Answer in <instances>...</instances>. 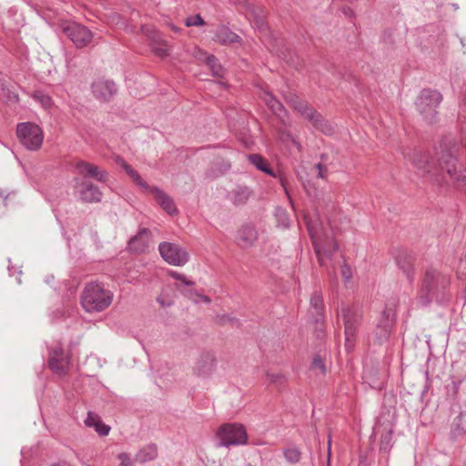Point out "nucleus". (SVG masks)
<instances>
[{"label":"nucleus","instance_id":"obj_46","mask_svg":"<svg viewBox=\"0 0 466 466\" xmlns=\"http://www.w3.org/2000/svg\"><path fill=\"white\" fill-rule=\"evenodd\" d=\"M341 274L342 277L345 279L346 281H350L351 279V269L348 265H344L341 268Z\"/></svg>","mask_w":466,"mask_h":466},{"label":"nucleus","instance_id":"obj_24","mask_svg":"<svg viewBox=\"0 0 466 466\" xmlns=\"http://www.w3.org/2000/svg\"><path fill=\"white\" fill-rule=\"evenodd\" d=\"M252 190L247 186H238L229 192V199L235 206H243L252 196Z\"/></svg>","mask_w":466,"mask_h":466},{"label":"nucleus","instance_id":"obj_12","mask_svg":"<svg viewBox=\"0 0 466 466\" xmlns=\"http://www.w3.org/2000/svg\"><path fill=\"white\" fill-rule=\"evenodd\" d=\"M62 30L77 48L86 46L93 38V35L87 27L76 23H66L62 26Z\"/></svg>","mask_w":466,"mask_h":466},{"label":"nucleus","instance_id":"obj_26","mask_svg":"<svg viewBox=\"0 0 466 466\" xmlns=\"http://www.w3.org/2000/svg\"><path fill=\"white\" fill-rule=\"evenodd\" d=\"M214 40L221 45H229L239 41V36L226 26L218 27L214 35Z\"/></svg>","mask_w":466,"mask_h":466},{"label":"nucleus","instance_id":"obj_20","mask_svg":"<svg viewBox=\"0 0 466 466\" xmlns=\"http://www.w3.org/2000/svg\"><path fill=\"white\" fill-rule=\"evenodd\" d=\"M148 193L152 194L155 197L157 202L169 215H175L177 213V209L173 199L168 195H167L163 190H161L157 187H152Z\"/></svg>","mask_w":466,"mask_h":466},{"label":"nucleus","instance_id":"obj_44","mask_svg":"<svg viewBox=\"0 0 466 466\" xmlns=\"http://www.w3.org/2000/svg\"><path fill=\"white\" fill-rule=\"evenodd\" d=\"M95 430L99 435L106 436L109 433L110 428L107 425L104 424L101 420H99L96 423Z\"/></svg>","mask_w":466,"mask_h":466},{"label":"nucleus","instance_id":"obj_21","mask_svg":"<svg viewBox=\"0 0 466 466\" xmlns=\"http://www.w3.org/2000/svg\"><path fill=\"white\" fill-rule=\"evenodd\" d=\"M309 313L316 323L323 320L324 303L322 294L319 290H315L311 295Z\"/></svg>","mask_w":466,"mask_h":466},{"label":"nucleus","instance_id":"obj_8","mask_svg":"<svg viewBox=\"0 0 466 466\" xmlns=\"http://www.w3.org/2000/svg\"><path fill=\"white\" fill-rule=\"evenodd\" d=\"M340 312L345 329V347L347 350H350L354 346L359 327L362 320V312L355 307L344 305L341 307Z\"/></svg>","mask_w":466,"mask_h":466},{"label":"nucleus","instance_id":"obj_52","mask_svg":"<svg viewBox=\"0 0 466 466\" xmlns=\"http://www.w3.org/2000/svg\"><path fill=\"white\" fill-rule=\"evenodd\" d=\"M281 184H282V186L284 187L286 193H287V194H289L288 189H287V187H286V185H285V182H284V180H283V179H281Z\"/></svg>","mask_w":466,"mask_h":466},{"label":"nucleus","instance_id":"obj_41","mask_svg":"<svg viewBox=\"0 0 466 466\" xmlns=\"http://www.w3.org/2000/svg\"><path fill=\"white\" fill-rule=\"evenodd\" d=\"M169 275L175 279H177V280H180L182 283H184L186 286H193L194 285V282L193 281H190V280H187L186 276L183 275V274H180L177 271H170L169 272Z\"/></svg>","mask_w":466,"mask_h":466},{"label":"nucleus","instance_id":"obj_49","mask_svg":"<svg viewBox=\"0 0 466 466\" xmlns=\"http://www.w3.org/2000/svg\"><path fill=\"white\" fill-rule=\"evenodd\" d=\"M198 296L200 298V299L203 302H205L207 304L210 303V301H211L210 299L208 297L205 296V295H198Z\"/></svg>","mask_w":466,"mask_h":466},{"label":"nucleus","instance_id":"obj_10","mask_svg":"<svg viewBox=\"0 0 466 466\" xmlns=\"http://www.w3.org/2000/svg\"><path fill=\"white\" fill-rule=\"evenodd\" d=\"M16 134L22 145L29 150H37L43 144L44 133L36 124L20 123L17 125Z\"/></svg>","mask_w":466,"mask_h":466},{"label":"nucleus","instance_id":"obj_17","mask_svg":"<svg viewBox=\"0 0 466 466\" xmlns=\"http://www.w3.org/2000/svg\"><path fill=\"white\" fill-rule=\"evenodd\" d=\"M258 238V232L251 225L242 226L237 232L236 243L241 248H248Z\"/></svg>","mask_w":466,"mask_h":466},{"label":"nucleus","instance_id":"obj_16","mask_svg":"<svg viewBox=\"0 0 466 466\" xmlns=\"http://www.w3.org/2000/svg\"><path fill=\"white\" fill-rule=\"evenodd\" d=\"M152 244L151 232L147 228H142L137 235L129 240L128 248L136 253H143L146 252Z\"/></svg>","mask_w":466,"mask_h":466},{"label":"nucleus","instance_id":"obj_42","mask_svg":"<svg viewBox=\"0 0 466 466\" xmlns=\"http://www.w3.org/2000/svg\"><path fill=\"white\" fill-rule=\"evenodd\" d=\"M267 378L270 383L281 384L285 380L282 373H267Z\"/></svg>","mask_w":466,"mask_h":466},{"label":"nucleus","instance_id":"obj_19","mask_svg":"<svg viewBox=\"0 0 466 466\" xmlns=\"http://www.w3.org/2000/svg\"><path fill=\"white\" fill-rule=\"evenodd\" d=\"M79 196L84 202L88 203L100 202L102 199L99 187L91 182H83L80 185Z\"/></svg>","mask_w":466,"mask_h":466},{"label":"nucleus","instance_id":"obj_28","mask_svg":"<svg viewBox=\"0 0 466 466\" xmlns=\"http://www.w3.org/2000/svg\"><path fill=\"white\" fill-rule=\"evenodd\" d=\"M248 19L250 23L255 26L259 32H265L267 30V23L265 21V15L262 10L252 7L249 10Z\"/></svg>","mask_w":466,"mask_h":466},{"label":"nucleus","instance_id":"obj_22","mask_svg":"<svg viewBox=\"0 0 466 466\" xmlns=\"http://www.w3.org/2000/svg\"><path fill=\"white\" fill-rule=\"evenodd\" d=\"M413 257L407 253L401 252L396 257V263L407 279L411 282L414 279Z\"/></svg>","mask_w":466,"mask_h":466},{"label":"nucleus","instance_id":"obj_35","mask_svg":"<svg viewBox=\"0 0 466 466\" xmlns=\"http://www.w3.org/2000/svg\"><path fill=\"white\" fill-rule=\"evenodd\" d=\"M206 63L213 76H221L223 75V68L214 56H207Z\"/></svg>","mask_w":466,"mask_h":466},{"label":"nucleus","instance_id":"obj_34","mask_svg":"<svg viewBox=\"0 0 466 466\" xmlns=\"http://www.w3.org/2000/svg\"><path fill=\"white\" fill-rule=\"evenodd\" d=\"M152 38L155 42L154 46L152 47L153 52L160 57H164V56H167L168 55L167 45L165 42L160 41V37L157 35L152 36Z\"/></svg>","mask_w":466,"mask_h":466},{"label":"nucleus","instance_id":"obj_11","mask_svg":"<svg viewBox=\"0 0 466 466\" xmlns=\"http://www.w3.org/2000/svg\"><path fill=\"white\" fill-rule=\"evenodd\" d=\"M162 258L169 265L181 267L189 260L188 252L180 245L172 242H162L158 245Z\"/></svg>","mask_w":466,"mask_h":466},{"label":"nucleus","instance_id":"obj_33","mask_svg":"<svg viewBox=\"0 0 466 466\" xmlns=\"http://www.w3.org/2000/svg\"><path fill=\"white\" fill-rule=\"evenodd\" d=\"M279 138L282 143L286 145L292 144L299 151H301L302 147L300 143L296 140V138L291 135V133L289 130H279Z\"/></svg>","mask_w":466,"mask_h":466},{"label":"nucleus","instance_id":"obj_6","mask_svg":"<svg viewBox=\"0 0 466 466\" xmlns=\"http://www.w3.org/2000/svg\"><path fill=\"white\" fill-rule=\"evenodd\" d=\"M442 100L440 92L431 89H423L416 101V107L423 119L432 124L437 119V110Z\"/></svg>","mask_w":466,"mask_h":466},{"label":"nucleus","instance_id":"obj_13","mask_svg":"<svg viewBox=\"0 0 466 466\" xmlns=\"http://www.w3.org/2000/svg\"><path fill=\"white\" fill-rule=\"evenodd\" d=\"M70 357L61 347H56L50 351L48 359V367L53 373L58 376H64L69 368Z\"/></svg>","mask_w":466,"mask_h":466},{"label":"nucleus","instance_id":"obj_47","mask_svg":"<svg viewBox=\"0 0 466 466\" xmlns=\"http://www.w3.org/2000/svg\"><path fill=\"white\" fill-rule=\"evenodd\" d=\"M217 321L220 324H226L227 322H231L233 321V318L230 317L229 315H226V314H223V315H218L217 317Z\"/></svg>","mask_w":466,"mask_h":466},{"label":"nucleus","instance_id":"obj_37","mask_svg":"<svg viewBox=\"0 0 466 466\" xmlns=\"http://www.w3.org/2000/svg\"><path fill=\"white\" fill-rule=\"evenodd\" d=\"M311 370L317 375H325L327 372L326 365L319 356H315L312 360Z\"/></svg>","mask_w":466,"mask_h":466},{"label":"nucleus","instance_id":"obj_51","mask_svg":"<svg viewBox=\"0 0 466 466\" xmlns=\"http://www.w3.org/2000/svg\"><path fill=\"white\" fill-rule=\"evenodd\" d=\"M52 466H68V465L66 463L63 462V463L53 464Z\"/></svg>","mask_w":466,"mask_h":466},{"label":"nucleus","instance_id":"obj_30","mask_svg":"<svg viewBox=\"0 0 466 466\" xmlns=\"http://www.w3.org/2000/svg\"><path fill=\"white\" fill-rule=\"evenodd\" d=\"M451 433L454 437L466 433V412H461L454 418Z\"/></svg>","mask_w":466,"mask_h":466},{"label":"nucleus","instance_id":"obj_40","mask_svg":"<svg viewBox=\"0 0 466 466\" xmlns=\"http://www.w3.org/2000/svg\"><path fill=\"white\" fill-rule=\"evenodd\" d=\"M117 459L120 461L119 466H134L130 455L126 452L119 453Z\"/></svg>","mask_w":466,"mask_h":466},{"label":"nucleus","instance_id":"obj_43","mask_svg":"<svg viewBox=\"0 0 466 466\" xmlns=\"http://www.w3.org/2000/svg\"><path fill=\"white\" fill-rule=\"evenodd\" d=\"M100 420V419L98 418L97 415L92 413V412H88L87 413V416L85 420V423L87 427H96V423Z\"/></svg>","mask_w":466,"mask_h":466},{"label":"nucleus","instance_id":"obj_5","mask_svg":"<svg viewBox=\"0 0 466 466\" xmlns=\"http://www.w3.org/2000/svg\"><path fill=\"white\" fill-rule=\"evenodd\" d=\"M287 102L289 106L298 111L307 120L311 122L313 126L319 129L325 135L330 136L334 132L333 127L308 103L300 100L296 95H289L286 97Z\"/></svg>","mask_w":466,"mask_h":466},{"label":"nucleus","instance_id":"obj_31","mask_svg":"<svg viewBox=\"0 0 466 466\" xmlns=\"http://www.w3.org/2000/svg\"><path fill=\"white\" fill-rule=\"evenodd\" d=\"M249 162L254 165L258 170L273 176L272 171L268 168L267 161L260 155L251 154L248 155Z\"/></svg>","mask_w":466,"mask_h":466},{"label":"nucleus","instance_id":"obj_39","mask_svg":"<svg viewBox=\"0 0 466 466\" xmlns=\"http://www.w3.org/2000/svg\"><path fill=\"white\" fill-rule=\"evenodd\" d=\"M185 25L188 27L195 25H204V20L200 15H196L186 18Z\"/></svg>","mask_w":466,"mask_h":466},{"label":"nucleus","instance_id":"obj_45","mask_svg":"<svg viewBox=\"0 0 466 466\" xmlns=\"http://www.w3.org/2000/svg\"><path fill=\"white\" fill-rule=\"evenodd\" d=\"M315 168L318 170V177L326 178L328 169L324 165L318 163L315 165Z\"/></svg>","mask_w":466,"mask_h":466},{"label":"nucleus","instance_id":"obj_15","mask_svg":"<svg viewBox=\"0 0 466 466\" xmlns=\"http://www.w3.org/2000/svg\"><path fill=\"white\" fill-rule=\"evenodd\" d=\"M373 433L375 435H380V451L388 452L392 447V424L390 421L384 424L381 423L380 420H378L373 427Z\"/></svg>","mask_w":466,"mask_h":466},{"label":"nucleus","instance_id":"obj_38","mask_svg":"<svg viewBox=\"0 0 466 466\" xmlns=\"http://www.w3.org/2000/svg\"><path fill=\"white\" fill-rule=\"evenodd\" d=\"M275 216L278 220V226L281 227L283 228H286L289 225V218L287 216V213L282 208H277L275 212Z\"/></svg>","mask_w":466,"mask_h":466},{"label":"nucleus","instance_id":"obj_29","mask_svg":"<svg viewBox=\"0 0 466 466\" xmlns=\"http://www.w3.org/2000/svg\"><path fill=\"white\" fill-rule=\"evenodd\" d=\"M214 360L208 356H202L195 367V370L198 376L208 375L213 368Z\"/></svg>","mask_w":466,"mask_h":466},{"label":"nucleus","instance_id":"obj_23","mask_svg":"<svg viewBox=\"0 0 466 466\" xmlns=\"http://www.w3.org/2000/svg\"><path fill=\"white\" fill-rule=\"evenodd\" d=\"M116 162L123 167L126 173L129 176L134 183L143 188L146 192H149L152 187L141 177L137 170H135L130 165H128L122 157H116Z\"/></svg>","mask_w":466,"mask_h":466},{"label":"nucleus","instance_id":"obj_48","mask_svg":"<svg viewBox=\"0 0 466 466\" xmlns=\"http://www.w3.org/2000/svg\"><path fill=\"white\" fill-rule=\"evenodd\" d=\"M157 302H158L161 306H163V307H166V306H169V305H170V303H169V302H166V301L162 299V297L157 298Z\"/></svg>","mask_w":466,"mask_h":466},{"label":"nucleus","instance_id":"obj_25","mask_svg":"<svg viewBox=\"0 0 466 466\" xmlns=\"http://www.w3.org/2000/svg\"><path fill=\"white\" fill-rule=\"evenodd\" d=\"M260 96L275 115L280 118L286 116L283 105L270 92L263 90Z\"/></svg>","mask_w":466,"mask_h":466},{"label":"nucleus","instance_id":"obj_50","mask_svg":"<svg viewBox=\"0 0 466 466\" xmlns=\"http://www.w3.org/2000/svg\"><path fill=\"white\" fill-rule=\"evenodd\" d=\"M330 448H331V441L329 439V441H328V451H329V453L330 452Z\"/></svg>","mask_w":466,"mask_h":466},{"label":"nucleus","instance_id":"obj_36","mask_svg":"<svg viewBox=\"0 0 466 466\" xmlns=\"http://www.w3.org/2000/svg\"><path fill=\"white\" fill-rule=\"evenodd\" d=\"M286 461L289 463H297L300 461L301 452L296 447H289L283 451Z\"/></svg>","mask_w":466,"mask_h":466},{"label":"nucleus","instance_id":"obj_18","mask_svg":"<svg viewBox=\"0 0 466 466\" xmlns=\"http://www.w3.org/2000/svg\"><path fill=\"white\" fill-rule=\"evenodd\" d=\"M92 91L94 96L103 101L112 97L117 91L116 84L110 80H98L93 83Z\"/></svg>","mask_w":466,"mask_h":466},{"label":"nucleus","instance_id":"obj_7","mask_svg":"<svg viewBox=\"0 0 466 466\" xmlns=\"http://www.w3.org/2000/svg\"><path fill=\"white\" fill-rule=\"evenodd\" d=\"M216 435L218 439V447L245 445L248 442L247 431L239 423H225L218 429Z\"/></svg>","mask_w":466,"mask_h":466},{"label":"nucleus","instance_id":"obj_14","mask_svg":"<svg viewBox=\"0 0 466 466\" xmlns=\"http://www.w3.org/2000/svg\"><path fill=\"white\" fill-rule=\"evenodd\" d=\"M75 168L78 175L83 177H91L101 183H106L109 179L106 170L85 160H77L75 164Z\"/></svg>","mask_w":466,"mask_h":466},{"label":"nucleus","instance_id":"obj_1","mask_svg":"<svg viewBox=\"0 0 466 466\" xmlns=\"http://www.w3.org/2000/svg\"><path fill=\"white\" fill-rule=\"evenodd\" d=\"M457 154V147L447 148L441 146L437 159L431 158L423 152H414L409 159L422 176L428 175L431 179L440 182L439 177L447 180L446 175L456 187H461L466 185V169L458 164Z\"/></svg>","mask_w":466,"mask_h":466},{"label":"nucleus","instance_id":"obj_27","mask_svg":"<svg viewBox=\"0 0 466 466\" xmlns=\"http://www.w3.org/2000/svg\"><path fill=\"white\" fill-rule=\"evenodd\" d=\"M157 457V447L156 444H148L141 448L136 454L135 460L137 462L145 463L155 460Z\"/></svg>","mask_w":466,"mask_h":466},{"label":"nucleus","instance_id":"obj_3","mask_svg":"<svg viewBox=\"0 0 466 466\" xmlns=\"http://www.w3.org/2000/svg\"><path fill=\"white\" fill-rule=\"evenodd\" d=\"M307 227L320 266H325L326 261L329 259L338 249L337 242L332 236L324 232L322 227L318 225L317 222L308 219Z\"/></svg>","mask_w":466,"mask_h":466},{"label":"nucleus","instance_id":"obj_9","mask_svg":"<svg viewBox=\"0 0 466 466\" xmlns=\"http://www.w3.org/2000/svg\"><path fill=\"white\" fill-rule=\"evenodd\" d=\"M396 322V303L391 301L386 304L384 309L378 317L374 336L379 343L387 341L393 330Z\"/></svg>","mask_w":466,"mask_h":466},{"label":"nucleus","instance_id":"obj_32","mask_svg":"<svg viewBox=\"0 0 466 466\" xmlns=\"http://www.w3.org/2000/svg\"><path fill=\"white\" fill-rule=\"evenodd\" d=\"M32 97L39 103L44 108H50L53 105L51 96L42 90H36L33 93Z\"/></svg>","mask_w":466,"mask_h":466},{"label":"nucleus","instance_id":"obj_4","mask_svg":"<svg viewBox=\"0 0 466 466\" xmlns=\"http://www.w3.org/2000/svg\"><path fill=\"white\" fill-rule=\"evenodd\" d=\"M449 285L450 279L448 276L433 268L427 269L422 286L418 293L419 302L422 306H427L433 299H438L439 294L443 293Z\"/></svg>","mask_w":466,"mask_h":466},{"label":"nucleus","instance_id":"obj_2","mask_svg":"<svg viewBox=\"0 0 466 466\" xmlns=\"http://www.w3.org/2000/svg\"><path fill=\"white\" fill-rule=\"evenodd\" d=\"M113 299V292L106 289L104 284L90 282L81 293L80 303L85 311L98 313L106 309L112 304Z\"/></svg>","mask_w":466,"mask_h":466}]
</instances>
